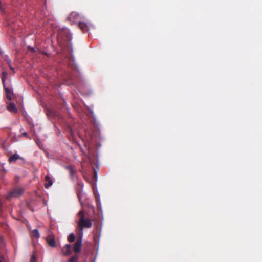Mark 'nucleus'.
I'll use <instances>...</instances> for the list:
<instances>
[{
    "instance_id": "obj_1",
    "label": "nucleus",
    "mask_w": 262,
    "mask_h": 262,
    "mask_svg": "<svg viewBox=\"0 0 262 262\" xmlns=\"http://www.w3.org/2000/svg\"><path fill=\"white\" fill-rule=\"evenodd\" d=\"M78 214L80 216V219L78 222V233L77 234L83 236L84 228H91L92 227V220L85 217L83 210L80 211Z\"/></svg>"
},
{
    "instance_id": "obj_2",
    "label": "nucleus",
    "mask_w": 262,
    "mask_h": 262,
    "mask_svg": "<svg viewBox=\"0 0 262 262\" xmlns=\"http://www.w3.org/2000/svg\"><path fill=\"white\" fill-rule=\"evenodd\" d=\"M79 238L74 244L73 250L75 253H79L81 251L82 247V236L78 234Z\"/></svg>"
},
{
    "instance_id": "obj_3",
    "label": "nucleus",
    "mask_w": 262,
    "mask_h": 262,
    "mask_svg": "<svg viewBox=\"0 0 262 262\" xmlns=\"http://www.w3.org/2000/svg\"><path fill=\"white\" fill-rule=\"evenodd\" d=\"M69 18L71 21L74 23L78 22L80 20V16L78 13L76 12H73L70 14Z\"/></svg>"
},
{
    "instance_id": "obj_4",
    "label": "nucleus",
    "mask_w": 262,
    "mask_h": 262,
    "mask_svg": "<svg viewBox=\"0 0 262 262\" xmlns=\"http://www.w3.org/2000/svg\"><path fill=\"white\" fill-rule=\"evenodd\" d=\"M47 242L51 247H55L56 246L55 238L53 235L50 233L47 237Z\"/></svg>"
},
{
    "instance_id": "obj_5",
    "label": "nucleus",
    "mask_w": 262,
    "mask_h": 262,
    "mask_svg": "<svg viewBox=\"0 0 262 262\" xmlns=\"http://www.w3.org/2000/svg\"><path fill=\"white\" fill-rule=\"evenodd\" d=\"M23 192V189L21 188L13 189L10 193V196L12 197H17L20 196Z\"/></svg>"
},
{
    "instance_id": "obj_6",
    "label": "nucleus",
    "mask_w": 262,
    "mask_h": 262,
    "mask_svg": "<svg viewBox=\"0 0 262 262\" xmlns=\"http://www.w3.org/2000/svg\"><path fill=\"white\" fill-rule=\"evenodd\" d=\"M63 254L65 256H69L72 253L71 245L67 244L65 245L64 248L62 249Z\"/></svg>"
},
{
    "instance_id": "obj_7",
    "label": "nucleus",
    "mask_w": 262,
    "mask_h": 262,
    "mask_svg": "<svg viewBox=\"0 0 262 262\" xmlns=\"http://www.w3.org/2000/svg\"><path fill=\"white\" fill-rule=\"evenodd\" d=\"M5 85V84L4 85ZM5 92L6 94V97L9 100H11L12 99V96L13 95L12 91L9 88L6 87L4 86Z\"/></svg>"
},
{
    "instance_id": "obj_8",
    "label": "nucleus",
    "mask_w": 262,
    "mask_h": 262,
    "mask_svg": "<svg viewBox=\"0 0 262 262\" xmlns=\"http://www.w3.org/2000/svg\"><path fill=\"white\" fill-rule=\"evenodd\" d=\"M45 180L46 183L45 184V187L46 188H48L53 184V181L48 175L45 176Z\"/></svg>"
},
{
    "instance_id": "obj_9",
    "label": "nucleus",
    "mask_w": 262,
    "mask_h": 262,
    "mask_svg": "<svg viewBox=\"0 0 262 262\" xmlns=\"http://www.w3.org/2000/svg\"><path fill=\"white\" fill-rule=\"evenodd\" d=\"M8 110L11 112L16 113L17 112V109L16 107V105L13 103H11L7 107Z\"/></svg>"
},
{
    "instance_id": "obj_10",
    "label": "nucleus",
    "mask_w": 262,
    "mask_h": 262,
    "mask_svg": "<svg viewBox=\"0 0 262 262\" xmlns=\"http://www.w3.org/2000/svg\"><path fill=\"white\" fill-rule=\"evenodd\" d=\"M20 159L19 156L17 154L12 155L9 159L10 162H15L17 160Z\"/></svg>"
},
{
    "instance_id": "obj_11",
    "label": "nucleus",
    "mask_w": 262,
    "mask_h": 262,
    "mask_svg": "<svg viewBox=\"0 0 262 262\" xmlns=\"http://www.w3.org/2000/svg\"><path fill=\"white\" fill-rule=\"evenodd\" d=\"M32 236L35 238L39 237V233L37 229H34L31 233Z\"/></svg>"
},
{
    "instance_id": "obj_12",
    "label": "nucleus",
    "mask_w": 262,
    "mask_h": 262,
    "mask_svg": "<svg viewBox=\"0 0 262 262\" xmlns=\"http://www.w3.org/2000/svg\"><path fill=\"white\" fill-rule=\"evenodd\" d=\"M78 260V256L76 255H75L72 256L68 262H77Z\"/></svg>"
},
{
    "instance_id": "obj_13",
    "label": "nucleus",
    "mask_w": 262,
    "mask_h": 262,
    "mask_svg": "<svg viewBox=\"0 0 262 262\" xmlns=\"http://www.w3.org/2000/svg\"><path fill=\"white\" fill-rule=\"evenodd\" d=\"M78 26L83 31L86 29V25L83 23L79 22Z\"/></svg>"
},
{
    "instance_id": "obj_14",
    "label": "nucleus",
    "mask_w": 262,
    "mask_h": 262,
    "mask_svg": "<svg viewBox=\"0 0 262 262\" xmlns=\"http://www.w3.org/2000/svg\"><path fill=\"white\" fill-rule=\"evenodd\" d=\"M7 76V73L5 71H3L2 72V81L3 84L4 85L5 84V82Z\"/></svg>"
},
{
    "instance_id": "obj_15",
    "label": "nucleus",
    "mask_w": 262,
    "mask_h": 262,
    "mask_svg": "<svg viewBox=\"0 0 262 262\" xmlns=\"http://www.w3.org/2000/svg\"><path fill=\"white\" fill-rule=\"evenodd\" d=\"M75 239V235L73 233H71L68 237V240L70 242H73Z\"/></svg>"
},
{
    "instance_id": "obj_16",
    "label": "nucleus",
    "mask_w": 262,
    "mask_h": 262,
    "mask_svg": "<svg viewBox=\"0 0 262 262\" xmlns=\"http://www.w3.org/2000/svg\"><path fill=\"white\" fill-rule=\"evenodd\" d=\"M67 131L68 132V133L70 134V135L72 136V137H73L74 136V133H73V131L72 129V128L70 127V126H69L67 128Z\"/></svg>"
},
{
    "instance_id": "obj_17",
    "label": "nucleus",
    "mask_w": 262,
    "mask_h": 262,
    "mask_svg": "<svg viewBox=\"0 0 262 262\" xmlns=\"http://www.w3.org/2000/svg\"><path fill=\"white\" fill-rule=\"evenodd\" d=\"M30 262H36V258L34 255L31 256Z\"/></svg>"
},
{
    "instance_id": "obj_18",
    "label": "nucleus",
    "mask_w": 262,
    "mask_h": 262,
    "mask_svg": "<svg viewBox=\"0 0 262 262\" xmlns=\"http://www.w3.org/2000/svg\"><path fill=\"white\" fill-rule=\"evenodd\" d=\"M28 135L27 133L26 132H24L22 134H21V136H25V137H27Z\"/></svg>"
},
{
    "instance_id": "obj_19",
    "label": "nucleus",
    "mask_w": 262,
    "mask_h": 262,
    "mask_svg": "<svg viewBox=\"0 0 262 262\" xmlns=\"http://www.w3.org/2000/svg\"><path fill=\"white\" fill-rule=\"evenodd\" d=\"M6 61H7V62L9 64V65H10V63H11V60H10V59H6Z\"/></svg>"
},
{
    "instance_id": "obj_20",
    "label": "nucleus",
    "mask_w": 262,
    "mask_h": 262,
    "mask_svg": "<svg viewBox=\"0 0 262 262\" xmlns=\"http://www.w3.org/2000/svg\"><path fill=\"white\" fill-rule=\"evenodd\" d=\"M29 49H30V51H31L32 52H35V49H34V48L29 47Z\"/></svg>"
},
{
    "instance_id": "obj_21",
    "label": "nucleus",
    "mask_w": 262,
    "mask_h": 262,
    "mask_svg": "<svg viewBox=\"0 0 262 262\" xmlns=\"http://www.w3.org/2000/svg\"><path fill=\"white\" fill-rule=\"evenodd\" d=\"M9 68H10V69L11 70H12L13 71H14V68H13V67H12L11 66V64H10V65H9Z\"/></svg>"
},
{
    "instance_id": "obj_22",
    "label": "nucleus",
    "mask_w": 262,
    "mask_h": 262,
    "mask_svg": "<svg viewBox=\"0 0 262 262\" xmlns=\"http://www.w3.org/2000/svg\"><path fill=\"white\" fill-rule=\"evenodd\" d=\"M69 170H70L71 173L72 172L73 170H72V168L71 166H69L67 167Z\"/></svg>"
},
{
    "instance_id": "obj_23",
    "label": "nucleus",
    "mask_w": 262,
    "mask_h": 262,
    "mask_svg": "<svg viewBox=\"0 0 262 262\" xmlns=\"http://www.w3.org/2000/svg\"><path fill=\"white\" fill-rule=\"evenodd\" d=\"M2 260H3V257H2V256L0 255V262H3Z\"/></svg>"
},
{
    "instance_id": "obj_24",
    "label": "nucleus",
    "mask_w": 262,
    "mask_h": 262,
    "mask_svg": "<svg viewBox=\"0 0 262 262\" xmlns=\"http://www.w3.org/2000/svg\"><path fill=\"white\" fill-rule=\"evenodd\" d=\"M78 196L79 200L80 201V200H81V196H80V193H78Z\"/></svg>"
}]
</instances>
